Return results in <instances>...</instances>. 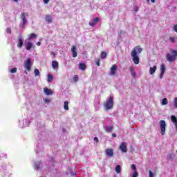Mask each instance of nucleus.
<instances>
[{
  "label": "nucleus",
  "instance_id": "nucleus-1",
  "mask_svg": "<svg viewBox=\"0 0 177 177\" xmlns=\"http://www.w3.org/2000/svg\"><path fill=\"white\" fill-rule=\"evenodd\" d=\"M142 50L143 49L140 48V46H137L131 51V56L133 57L134 64H139V57H138V53H142Z\"/></svg>",
  "mask_w": 177,
  "mask_h": 177
},
{
  "label": "nucleus",
  "instance_id": "nucleus-2",
  "mask_svg": "<svg viewBox=\"0 0 177 177\" xmlns=\"http://www.w3.org/2000/svg\"><path fill=\"white\" fill-rule=\"evenodd\" d=\"M171 52L172 55L167 54L166 55V59H167V62H169V63H171L172 62H175V60H176V57H177V51H176V50H171Z\"/></svg>",
  "mask_w": 177,
  "mask_h": 177
},
{
  "label": "nucleus",
  "instance_id": "nucleus-3",
  "mask_svg": "<svg viewBox=\"0 0 177 177\" xmlns=\"http://www.w3.org/2000/svg\"><path fill=\"white\" fill-rule=\"evenodd\" d=\"M113 106H114V102H113V97L110 96L109 101L104 104V107H105L106 110H111V109H113Z\"/></svg>",
  "mask_w": 177,
  "mask_h": 177
},
{
  "label": "nucleus",
  "instance_id": "nucleus-4",
  "mask_svg": "<svg viewBox=\"0 0 177 177\" xmlns=\"http://www.w3.org/2000/svg\"><path fill=\"white\" fill-rule=\"evenodd\" d=\"M159 124L160 128V134L162 136H164V135H165V128L167 127V123L165 122V120H160Z\"/></svg>",
  "mask_w": 177,
  "mask_h": 177
},
{
  "label": "nucleus",
  "instance_id": "nucleus-5",
  "mask_svg": "<svg viewBox=\"0 0 177 177\" xmlns=\"http://www.w3.org/2000/svg\"><path fill=\"white\" fill-rule=\"evenodd\" d=\"M32 65V63L31 62V59H30V58L27 59L24 62V67L27 71H31V66Z\"/></svg>",
  "mask_w": 177,
  "mask_h": 177
},
{
  "label": "nucleus",
  "instance_id": "nucleus-6",
  "mask_svg": "<svg viewBox=\"0 0 177 177\" xmlns=\"http://www.w3.org/2000/svg\"><path fill=\"white\" fill-rule=\"evenodd\" d=\"M26 17H28V13L27 12H21V19L22 20V27H24L27 23V19Z\"/></svg>",
  "mask_w": 177,
  "mask_h": 177
},
{
  "label": "nucleus",
  "instance_id": "nucleus-7",
  "mask_svg": "<svg viewBox=\"0 0 177 177\" xmlns=\"http://www.w3.org/2000/svg\"><path fill=\"white\" fill-rule=\"evenodd\" d=\"M24 42V39L21 35H19L18 37V44H17V48H23V44Z\"/></svg>",
  "mask_w": 177,
  "mask_h": 177
},
{
  "label": "nucleus",
  "instance_id": "nucleus-8",
  "mask_svg": "<svg viewBox=\"0 0 177 177\" xmlns=\"http://www.w3.org/2000/svg\"><path fill=\"white\" fill-rule=\"evenodd\" d=\"M167 68H165V65L161 64L160 65V79H162V77H164V74H165Z\"/></svg>",
  "mask_w": 177,
  "mask_h": 177
},
{
  "label": "nucleus",
  "instance_id": "nucleus-9",
  "mask_svg": "<svg viewBox=\"0 0 177 177\" xmlns=\"http://www.w3.org/2000/svg\"><path fill=\"white\" fill-rule=\"evenodd\" d=\"M120 149L122 153H127L128 151L127 149V142H122L121 145L120 146Z\"/></svg>",
  "mask_w": 177,
  "mask_h": 177
},
{
  "label": "nucleus",
  "instance_id": "nucleus-10",
  "mask_svg": "<svg viewBox=\"0 0 177 177\" xmlns=\"http://www.w3.org/2000/svg\"><path fill=\"white\" fill-rule=\"evenodd\" d=\"M105 154L107 157H113V156H114V152H113L112 149H106L105 150Z\"/></svg>",
  "mask_w": 177,
  "mask_h": 177
},
{
  "label": "nucleus",
  "instance_id": "nucleus-11",
  "mask_svg": "<svg viewBox=\"0 0 177 177\" xmlns=\"http://www.w3.org/2000/svg\"><path fill=\"white\" fill-rule=\"evenodd\" d=\"M116 71H117V65L115 64L112 65V67L111 68L110 75H112V76L115 75Z\"/></svg>",
  "mask_w": 177,
  "mask_h": 177
},
{
  "label": "nucleus",
  "instance_id": "nucleus-12",
  "mask_svg": "<svg viewBox=\"0 0 177 177\" xmlns=\"http://www.w3.org/2000/svg\"><path fill=\"white\" fill-rule=\"evenodd\" d=\"M32 48H35V46H34V44H32V42L29 41L26 44V50H31Z\"/></svg>",
  "mask_w": 177,
  "mask_h": 177
},
{
  "label": "nucleus",
  "instance_id": "nucleus-13",
  "mask_svg": "<svg viewBox=\"0 0 177 177\" xmlns=\"http://www.w3.org/2000/svg\"><path fill=\"white\" fill-rule=\"evenodd\" d=\"M71 52L73 57H77L78 53H77V47L75 46H72Z\"/></svg>",
  "mask_w": 177,
  "mask_h": 177
},
{
  "label": "nucleus",
  "instance_id": "nucleus-14",
  "mask_svg": "<svg viewBox=\"0 0 177 177\" xmlns=\"http://www.w3.org/2000/svg\"><path fill=\"white\" fill-rule=\"evenodd\" d=\"M44 92L45 95H47V96L53 95V91H52V90L48 88L47 87L44 88Z\"/></svg>",
  "mask_w": 177,
  "mask_h": 177
},
{
  "label": "nucleus",
  "instance_id": "nucleus-15",
  "mask_svg": "<svg viewBox=\"0 0 177 177\" xmlns=\"http://www.w3.org/2000/svg\"><path fill=\"white\" fill-rule=\"evenodd\" d=\"M171 120L172 121V122H174L176 129H177V118L175 117V115H172L170 117Z\"/></svg>",
  "mask_w": 177,
  "mask_h": 177
},
{
  "label": "nucleus",
  "instance_id": "nucleus-16",
  "mask_svg": "<svg viewBox=\"0 0 177 177\" xmlns=\"http://www.w3.org/2000/svg\"><path fill=\"white\" fill-rule=\"evenodd\" d=\"M79 68H80V70H82V71H85V70H86V65H85V64H84V63H80Z\"/></svg>",
  "mask_w": 177,
  "mask_h": 177
},
{
  "label": "nucleus",
  "instance_id": "nucleus-17",
  "mask_svg": "<svg viewBox=\"0 0 177 177\" xmlns=\"http://www.w3.org/2000/svg\"><path fill=\"white\" fill-rule=\"evenodd\" d=\"M98 21H99V18L97 17L94 18L93 20V22L89 23V26H91V27H93L95 24H96V23H97Z\"/></svg>",
  "mask_w": 177,
  "mask_h": 177
},
{
  "label": "nucleus",
  "instance_id": "nucleus-18",
  "mask_svg": "<svg viewBox=\"0 0 177 177\" xmlns=\"http://www.w3.org/2000/svg\"><path fill=\"white\" fill-rule=\"evenodd\" d=\"M157 70V66H154L153 68H149V74L153 75L156 73V71Z\"/></svg>",
  "mask_w": 177,
  "mask_h": 177
},
{
  "label": "nucleus",
  "instance_id": "nucleus-19",
  "mask_svg": "<svg viewBox=\"0 0 177 177\" xmlns=\"http://www.w3.org/2000/svg\"><path fill=\"white\" fill-rule=\"evenodd\" d=\"M53 68H59V62L57 61L52 62Z\"/></svg>",
  "mask_w": 177,
  "mask_h": 177
},
{
  "label": "nucleus",
  "instance_id": "nucleus-20",
  "mask_svg": "<svg viewBox=\"0 0 177 177\" xmlns=\"http://www.w3.org/2000/svg\"><path fill=\"white\" fill-rule=\"evenodd\" d=\"M130 71H131V75L133 77V78H135V77H136V72H135V68L131 66Z\"/></svg>",
  "mask_w": 177,
  "mask_h": 177
},
{
  "label": "nucleus",
  "instance_id": "nucleus-21",
  "mask_svg": "<svg viewBox=\"0 0 177 177\" xmlns=\"http://www.w3.org/2000/svg\"><path fill=\"white\" fill-rule=\"evenodd\" d=\"M113 128H114L113 126L105 127V131L106 132H108L109 133H110L113 132Z\"/></svg>",
  "mask_w": 177,
  "mask_h": 177
},
{
  "label": "nucleus",
  "instance_id": "nucleus-22",
  "mask_svg": "<svg viewBox=\"0 0 177 177\" xmlns=\"http://www.w3.org/2000/svg\"><path fill=\"white\" fill-rule=\"evenodd\" d=\"M45 19H46V21H47V23H52V16L46 15Z\"/></svg>",
  "mask_w": 177,
  "mask_h": 177
},
{
  "label": "nucleus",
  "instance_id": "nucleus-23",
  "mask_svg": "<svg viewBox=\"0 0 177 177\" xmlns=\"http://www.w3.org/2000/svg\"><path fill=\"white\" fill-rule=\"evenodd\" d=\"M115 172L116 174H121V166L120 165H117L115 169Z\"/></svg>",
  "mask_w": 177,
  "mask_h": 177
},
{
  "label": "nucleus",
  "instance_id": "nucleus-24",
  "mask_svg": "<svg viewBox=\"0 0 177 177\" xmlns=\"http://www.w3.org/2000/svg\"><path fill=\"white\" fill-rule=\"evenodd\" d=\"M161 104H162V106H165V105L168 104V99H167V98L162 99V102H161Z\"/></svg>",
  "mask_w": 177,
  "mask_h": 177
},
{
  "label": "nucleus",
  "instance_id": "nucleus-25",
  "mask_svg": "<svg viewBox=\"0 0 177 177\" xmlns=\"http://www.w3.org/2000/svg\"><path fill=\"white\" fill-rule=\"evenodd\" d=\"M52 81H53V76L52 75V74H48L47 82H52Z\"/></svg>",
  "mask_w": 177,
  "mask_h": 177
},
{
  "label": "nucleus",
  "instance_id": "nucleus-26",
  "mask_svg": "<svg viewBox=\"0 0 177 177\" xmlns=\"http://www.w3.org/2000/svg\"><path fill=\"white\" fill-rule=\"evenodd\" d=\"M107 57V53L104 52V51H102L101 52V59H106V57Z\"/></svg>",
  "mask_w": 177,
  "mask_h": 177
},
{
  "label": "nucleus",
  "instance_id": "nucleus-27",
  "mask_svg": "<svg viewBox=\"0 0 177 177\" xmlns=\"http://www.w3.org/2000/svg\"><path fill=\"white\" fill-rule=\"evenodd\" d=\"M64 110H68V101H65L64 102Z\"/></svg>",
  "mask_w": 177,
  "mask_h": 177
},
{
  "label": "nucleus",
  "instance_id": "nucleus-28",
  "mask_svg": "<svg viewBox=\"0 0 177 177\" xmlns=\"http://www.w3.org/2000/svg\"><path fill=\"white\" fill-rule=\"evenodd\" d=\"M29 39H32L33 38H37V35L35 33H32L28 36Z\"/></svg>",
  "mask_w": 177,
  "mask_h": 177
},
{
  "label": "nucleus",
  "instance_id": "nucleus-29",
  "mask_svg": "<svg viewBox=\"0 0 177 177\" xmlns=\"http://www.w3.org/2000/svg\"><path fill=\"white\" fill-rule=\"evenodd\" d=\"M169 160H174V158H175V154L174 153H169L168 156H167Z\"/></svg>",
  "mask_w": 177,
  "mask_h": 177
},
{
  "label": "nucleus",
  "instance_id": "nucleus-30",
  "mask_svg": "<svg viewBox=\"0 0 177 177\" xmlns=\"http://www.w3.org/2000/svg\"><path fill=\"white\" fill-rule=\"evenodd\" d=\"M10 73L12 74H15V73H17V68H12L10 69Z\"/></svg>",
  "mask_w": 177,
  "mask_h": 177
},
{
  "label": "nucleus",
  "instance_id": "nucleus-31",
  "mask_svg": "<svg viewBox=\"0 0 177 177\" xmlns=\"http://www.w3.org/2000/svg\"><path fill=\"white\" fill-rule=\"evenodd\" d=\"M35 77H38V75H39V70L35 69Z\"/></svg>",
  "mask_w": 177,
  "mask_h": 177
},
{
  "label": "nucleus",
  "instance_id": "nucleus-32",
  "mask_svg": "<svg viewBox=\"0 0 177 177\" xmlns=\"http://www.w3.org/2000/svg\"><path fill=\"white\" fill-rule=\"evenodd\" d=\"M148 174L149 177H154V174H153V171H151V170L148 171Z\"/></svg>",
  "mask_w": 177,
  "mask_h": 177
},
{
  "label": "nucleus",
  "instance_id": "nucleus-33",
  "mask_svg": "<svg viewBox=\"0 0 177 177\" xmlns=\"http://www.w3.org/2000/svg\"><path fill=\"white\" fill-rule=\"evenodd\" d=\"M6 32L8 34H12V29L10 28H7Z\"/></svg>",
  "mask_w": 177,
  "mask_h": 177
},
{
  "label": "nucleus",
  "instance_id": "nucleus-34",
  "mask_svg": "<svg viewBox=\"0 0 177 177\" xmlns=\"http://www.w3.org/2000/svg\"><path fill=\"white\" fill-rule=\"evenodd\" d=\"M131 169H133V171H134V172H135V171H136V165H131Z\"/></svg>",
  "mask_w": 177,
  "mask_h": 177
},
{
  "label": "nucleus",
  "instance_id": "nucleus-35",
  "mask_svg": "<svg viewBox=\"0 0 177 177\" xmlns=\"http://www.w3.org/2000/svg\"><path fill=\"white\" fill-rule=\"evenodd\" d=\"M138 176H139V174L138 173V171H135L132 177H138Z\"/></svg>",
  "mask_w": 177,
  "mask_h": 177
},
{
  "label": "nucleus",
  "instance_id": "nucleus-36",
  "mask_svg": "<svg viewBox=\"0 0 177 177\" xmlns=\"http://www.w3.org/2000/svg\"><path fill=\"white\" fill-rule=\"evenodd\" d=\"M174 107L177 109V97L174 98Z\"/></svg>",
  "mask_w": 177,
  "mask_h": 177
},
{
  "label": "nucleus",
  "instance_id": "nucleus-37",
  "mask_svg": "<svg viewBox=\"0 0 177 177\" xmlns=\"http://www.w3.org/2000/svg\"><path fill=\"white\" fill-rule=\"evenodd\" d=\"M169 39L171 41V42H172V44H174V42H175V37H170Z\"/></svg>",
  "mask_w": 177,
  "mask_h": 177
},
{
  "label": "nucleus",
  "instance_id": "nucleus-38",
  "mask_svg": "<svg viewBox=\"0 0 177 177\" xmlns=\"http://www.w3.org/2000/svg\"><path fill=\"white\" fill-rule=\"evenodd\" d=\"M73 80H74L75 82H77L78 81V75H75L73 77Z\"/></svg>",
  "mask_w": 177,
  "mask_h": 177
},
{
  "label": "nucleus",
  "instance_id": "nucleus-39",
  "mask_svg": "<svg viewBox=\"0 0 177 177\" xmlns=\"http://www.w3.org/2000/svg\"><path fill=\"white\" fill-rule=\"evenodd\" d=\"M95 63H96V64H97V66H100V59H97L96 61H95Z\"/></svg>",
  "mask_w": 177,
  "mask_h": 177
},
{
  "label": "nucleus",
  "instance_id": "nucleus-40",
  "mask_svg": "<svg viewBox=\"0 0 177 177\" xmlns=\"http://www.w3.org/2000/svg\"><path fill=\"white\" fill-rule=\"evenodd\" d=\"M174 31H175V32L177 33V24L174 25V28H173Z\"/></svg>",
  "mask_w": 177,
  "mask_h": 177
},
{
  "label": "nucleus",
  "instance_id": "nucleus-41",
  "mask_svg": "<svg viewBox=\"0 0 177 177\" xmlns=\"http://www.w3.org/2000/svg\"><path fill=\"white\" fill-rule=\"evenodd\" d=\"M94 140L96 143H99V138H97V137L94 138Z\"/></svg>",
  "mask_w": 177,
  "mask_h": 177
},
{
  "label": "nucleus",
  "instance_id": "nucleus-42",
  "mask_svg": "<svg viewBox=\"0 0 177 177\" xmlns=\"http://www.w3.org/2000/svg\"><path fill=\"white\" fill-rule=\"evenodd\" d=\"M49 1L50 0H44V3H49Z\"/></svg>",
  "mask_w": 177,
  "mask_h": 177
},
{
  "label": "nucleus",
  "instance_id": "nucleus-43",
  "mask_svg": "<svg viewBox=\"0 0 177 177\" xmlns=\"http://www.w3.org/2000/svg\"><path fill=\"white\" fill-rule=\"evenodd\" d=\"M112 138H117V134L113 133L112 134Z\"/></svg>",
  "mask_w": 177,
  "mask_h": 177
},
{
  "label": "nucleus",
  "instance_id": "nucleus-44",
  "mask_svg": "<svg viewBox=\"0 0 177 177\" xmlns=\"http://www.w3.org/2000/svg\"><path fill=\"white\" fill-rule=\"evenodd\" d=\"M37 46H41V41H38V42L37 43Z\"/></svg>",
  "mask_w": 177,
  "mask_h": 177
},
{
  "label": "nucleus",
  "instance_id": "nucleus-45",
  "mask_svg": "<svg viewBox=\"0 0 177 177\" xmlns=\"http://www.w3.org/2000/svg\"><path fill=\"white\" fill-rule=\"evenodd\" d=\"M138 10H139V8H135V11H136V12H138Z\"/></svg>",
  "mask_w": 177,
  "mask_h": 177
},
{
  "label": "nucleus",
  "instance_id": "nucleus-46",
  "mask_svg": "<svg viewBox=\"0 0 177 177\" xmlns=\"http://www.w3.org/2000/svg\"><path fill=\"white\" fill-rule=\"evenodd\" d=\"M151 2L152 3H154L156 2V0H151Z\"/></svg>",
  "mask_w": 177,
  "mask_h": 177
},
{
  "label": "nucleus",
  "instance_id": "nucleus-47",
  "mask_svg": "<svg viewBox=\"0 0 177 177\" xmlns=\"http://www.w3.org/2000/svg\"><path fill=\"white\" fill-rule=\"evenodd\" d=\"M14 2H19V0H12Z\"/></svg>",
  "mask_w": 177,
  "mask_h": 177
},
{
  "label": "nucleus",
  "instance_id": "nucleus-48",
  "mask_svg": "<svg viewBox=\"0 0 177 177\" xmlns=\"http://www.w3.org/2000/svg\"><path fill=\"white\" fill-rule=\"evenodd\" d=\"M25 73L27 74V71H25Z\"/></svg>",
  "mask_w": 177,
  "mask_h": 177
}]
</instances>
